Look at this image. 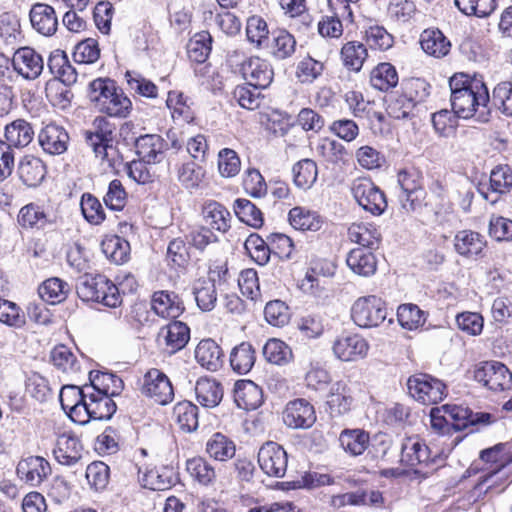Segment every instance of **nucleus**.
<instances>
[{
  "mask_svg": "<svg viewBox=\"0 0 512 512\" xmlns=\"http://www.w3.org/2000/svg\"><path fill=\"white\" fill-rule=\"evenodd\" d=\"M493 105L504 115L512 116V83L501 82L493 90Z\"/></svg>",
  "mask_w": 512,
  "mask_h": 512,
  "instance_id": "nucleus-64",
  "label": "nucleus"
},
{
  "mask_svg": "<svg viewBox=\"0 0 512 512\" xmlns=\"http://www.w3.org/2000/svg\"><path fill=\"white\" fill-rule=\"evenodd\" d=\"M197 306L203 312L212 311L217 303V290L213 280L198 279L193 286Z\"/></svg>",
  "mask_w": 512,
  "mask_h": 512,
  "instance_id": "nucleus-42",
  "label": "nucleus"
},
{
  "mask_svg": "<svg viewBox=\"0 0 512 512\" xmlns=\"http://www.w3.org/2000/svg\"><path fill=\"white\" fill-rule=\"evenodd\" d=\"M283 421L289 428H310L316 421L314 407L305 399L290 401L283 411Z\"/></svg>",
  "mask_w": 512,
  "mask_h": 512,
  "instance_id": "nucleus-13",
  "label": "nucleus"
},
{
  "mask_svg": "<svg viewBox=\"0 0 512 512\" xmlns=\"http://www.w3.org/2000/svg\"><path fill=\"white\" fill-rule=\"evenodd\" d=\"M491 414L484 412H473L468 407L446 406L445 422L455 430H463L470 425L487 424L490 422Z\"/></svg>",
  "mask_w": 512,
  "mask_h": 512,
  "instance_id": "nucleus-22",
  "label": "nucleus"
},
{
  "mask_svg": "<svg viewBox=\"0 0 512 512\" xmlns=\"http://www.w3.org/2000/svg\"><path fill=\"white\" fill-rule=\"evenodd\" d=\"M505 448V444L499 443L493 447L484 449L480 452L481 461L487 464L495 465V468L491 472L483 475L480 478V485L488 483L495 474H498L504 467H506L512 461L505 455Z\"/></svg>",
  "mask_w": 512,
  "mask_h": 512,
  "instance_id": "nucleus-40",
  "label": "nucleus"
},
{
  "mask_svg": "<svg viewBox=\"0 0 512 512\" xmlns=\"http://www.w3.org/2000/svg\"><path fill=\"white\" fill-rule=\"evenodd\" d=\"M117 88L118 86L114 80L110 78H97L89 84V99L99 109L104 100L111 97Z\"/></svg>",
  "mask_w": 512,
  "mask_h": 512,
  "instance_id": "nucleus-58",
  "label": "nucleus"
},
{
  "mask_svg": "<svg viewBox=\"0 0 512 512\" xmlns=\"http://www.w3.org/2000/svg\"><path fill=\"white\" fill-rule=\"evenodd\" d=\"M167 146L165 140L156 134L142 135L135 141L137 155L148 164L161 162L165 157Z\"/></svg>",
  "mask_w": 512,
  "mask_h": 512,
  "instance_id": "nucleus-20",
  "label": "nucleus"
},
{
  "mask_svg": "<svg viewBox=\"0 0 512 512\" xmlns=\"http://www.w3.org/2000/svg\"><path fill=\"white\" fill-rule=\"evenodd\" d=\"M117 406L112 398L99 392H89L85 401L84 413L79 424L90 420H109L116 412Z\"/></svg>",
  "mask_w": 512,
  "mask_h": 512,
  "instance_id": "nucleus-14",
  "label": "nucleus"
},
{
  "mask_svg": "<svg viewBox=\"0 0 512 512\" xmlns=\"http://www.w3.org/2000/svg\"><path fill=\"white\" fill-rule=\"evenodd\" d=\"M258 463L266 475L283 478L288 467V455L280 444L267 441L258 451Z\"/></svg>",
  "mask_w": 512,
  "mask_h": 512,
  "instance_id": "nucleus-10",
  "label": "nucleus"
},
{
  "mask_svg": "<svg viewBox=\"0 0 512 512\" xmlns=\"http://www.w3.org/2000/svg\"><path fill=\"white\" fill-rule=\"evenodd\" d=\"M348 236L352 242L361 245V248H377L381 233L378 228L371 223H353L348 229Z\"/></svg>",
  "mask_w": 512,
  "mask_h": 512,
  "instance_id": "nucleus-39",
  "label": "nucleus"
},
{
  "mask_svg": "<svg viewBox=\"0 0 512 512\" xmlns=\"http://www.w3.org/2000/svg\"><path fill=\"white\" fill-rule=\"evenodd\" d=\"M17 172L25 185L37 187L45 178L46 166L40 158L25 155L18 164Z\"/></svg>",
  "mask_w": 512,
  "mask_h": 512,
  "instance_id": "nucleus-29",
  "label": "nucleus"
},
{
  "mask_svg": "<svg viewBox=\"0 0 512 512\" xmlns=\"http://www.w3.org/2000/svg\"><path fill=\"white\" fill-rule=\"evenodd\" d=\"M14 70L26 80L39 78L44 70V60L35 49L24 46L18 48L12 58Z\"/></svg>",
  "mask_w": 512,
  "mask_h": 512,
  "instance_id": "nucleus-11",
  "label": "nucleus"
},
{
  "mask_svg": "<svg viewBox=\"0 0 512 512\" xmlns=\"http://www.w3.org/2000/svg\"><path fill=\"white\" fill-rule=\"evenodd\" d=\"M351 319L360 328L379 327L388 317L385 301L376 295L359 297L350 310Z\"/></svg>",
  "mask_w": 512,
  "mask_h": 512,
  "instance_id": "nucleus-3",
  "label": "nucleus"
},
{
  "mask_svg": "<svg viewBox=\"0 0 512 512\" xmlns=\"http://www.w3.org/2000/svg\"><path fill=\"white\" fill-rule=\"evenodd\" d=\"M354 398L347 383L338 381L332 384L327 396V405L332 414L344 415L351 410Z\"/></svg>",
  "mask_w": 512,
  "mask_h": 512,
  "instance_id": "nucleus-31",
  "label": "nucleus"
},
{
  "mask_svg": "<svg viewBox=\"0 0 512 512\" xmlns=\"http://www.w3.org/2000/svg\"><path fill=\"white\" fill-rule=\"evenodd\" d=\"M430 450L428 446L417 437H407L401 444L400 462L408 467H426L429 465Z\"/></svg>",
  "mask_w": 512,
  "mask_h": 512,
  "instance_id": "nucleus-23",
  "label": "nucleus"
},
{
  "mask_svg": "<svg viewBox=\"0 0 512 512\" xmlns=\"http://www.w3.org/2000/svg\"><path fill=\"white\" fill-rule=\"evenodd\" d=\"M289 222L297 230L317 231L321 227L319 216L302 207H294L289 212Z\"/></svg>",
  "mask_w": 512,
  "mask_h": 512,
  "instance_id": "nucleus-55",
  "label": "nucleus"
},
{
  "mask_svg": "<svg viewBox=\"0 0 512 512\" xmlns=\"http://www.w3.org/2000/svg\"><path fill=\"white\" fill-rule=\"evenodd\" d=\"M69 292V284L57 277L45 280L38 289L41 299L52 305L63 302Z\"/></svg>",
  "mask_w": 512,
  "mask_h": 512,
  "instance_id": "nucleus-46",
  "label": "nucleus"
},
{
  "mask_svg": "<svg viewBox=\"0 0 512 512\" xmlns=\"http://www.w3.org/2000/svg\"><path fill=\"white\" fill-rule=\"evenodd\" d=\"M0 37L5 44L12 46L21 41V24L17 15L10 12L0 15Z\"/></svg>",
  "mask_w": 512,
  "mask_h": 512,
  "instance_id": "nucleus-53",
  "label": "nucleus"
},
{
  "mask_svg": "<svg viewBox=\"0 0 512 512\" xmlns=\"http://www.w3.org/2000/svg\"><path fill=\"white\" fill-rule=\"evenodd\" d=\"M233 210L237 218L246 225L258 229L264 223L262 211L250 200L238 198L234 201Z\"/></svg>",
  "mask_w": 512,
  "mask_h": 512,
  "instance_id": "nucleus-47",
  "label": "nucleus"
},
{
  "mask_svg": "<svg viewBox=\"0 0 512 512\" xmlns=\"http://www.w3.org/2000/svg\"><path fill=\"white\" fill-rule=\"evenodd\" d=\"M222 350L212 339L201 340L195 349L196 361L207 370L216 371L222 365Z\"/></svg>",
  "mask_w": 512,
  "mask_h": 512,
  "instance_id": "nucleus-37",
  "label": "nucleus"
},
{
  "mask_svg": "<svg viewBox=\"0 0 512 512\" xmlns=\"http://www.w3.org/2000/svg\"><path fill=\"white\" fill-rule=\"evenodd\" d=\"M234 442L222 433H214L206 443V452L218 461H226L235 455Z\"/></svg>",
  "mask_w": 512,
  "mask_h": 512,
  "instance_id": "nucleus-48",
  "label": "nucleus"
},
{
  "mask_svg": "<svg viewBox=\"0 0 512 512\" xmlns=\"http://www.w3.org/2000/svg\"><path fill=\"white\" fill-rule=\"evenodd\" d=\"M139 481L144 488L154 491H164L173 487L177 481V473L172 466L161 465L146 469Z\"/></svg>",
  "mask_w": 512,
  "mask_h": 512,
  "instance_id": "nucleus-19",
  "label": "nucleus"
},
{
  "mask_svg": "<svg viewBox=\"0 0 512 512\" xmlns=\"http://www.w3.org/2000/svg\"><path fill=\"white\" fill-rule=\"evenodd\" d=\"M454 247L464 257L479 256L486 247V240L480 233L471 230L459 231L454 238Z\"/></svg>",
  "mask_w": 512,
  "mask_h": 512,
  "instance_id": "nucleus-33",
  "label": "nucleus"
},
{
  "mask_svg": "<svg viewBox=\"0 0 512 512\" xmlns=\"http://www.w3.org/2000/svg\"><path fill=\"white\" fill-rule=\"evenodd\" d=\"M399 82L396 68L387 62L378 64L370 73V83L373 88L379 91H389L397 86Z\"/></svg>",
  "mask_w": 512,
  "mask_h": 512,
  "instance_id": "nucleus-41",
  "label": "nucleus"
},
{
  "mask_svg": "<svg viewBox=\"0 0 512 512\" xmlns=\"http://www.w3.org/2000/svg\"><path fill=\"white\" fill-rule=\"evenodd\" d=\"M50 360L56 368L64 373H77L80 371V364L76 356L64 344L57 345L51 350Z\"/></svg>",
  "mask_w": 512,
  "mask_h": 512,
  "instance_id": "nucleus-52",
  "label": "nucleus"
},
{
  "mask_svg": "<svg viewBox=\"0 0 512 512\" xmlns=\"http://www.w3.org/2000/svg\"><path fill=\"white\" fill-rule=\"evenodd\" d=\"M89 380V388L110 398L120 395L124 389L123 380L113 373L91 371Z\"/></svg>",
  "mask_w": 512,
  "mask_h": 512,
  "instance_id": "nucleus-30",
  "label": "nucleus"
},
{
  "mask_svg": "<svg viewBox=\"0 0 512 512\" xmlns=\"http://www.w3.org/2000/svg\"><path fill=\"white\" fill-rule=\"evenodd\" d=\"M165 351L174 354L182 350L190 340V329L184 322L173 321L161 329Z\"/></svg>",
  "mask_w": 512,
  "mask_h": 512,
  "instance_id": "nucleus-27",
  "label": "nucleus"
},
{
  "mask_svg": "<svg viewBox=\"0 0 512 512\" xmlns=\"http://www.w3.org/2000/svg\"><path fill=\"white\" fill-rule=\"evenodd\" d=\"M451 106L454 114L463 119L475 117L479 122L488 121L490 101L482 76L456 73L449 80Z\"/></svg>",
  "mask_w": 512,
  "mask_h": 512,
  "instance_id": "nucleus-1",
  "label": "nucleus"
},
{
  "mask_svg": "<svg viewBox=\"0 0 512 512\" xmlns=\"http://www.w3.org/2000/svg\"><path fill=\"white\" fill-rule=\"evenodd\" d=\"M398 183L402 193L399 195L403 209L412 212L421 206L424 197L422 174L416 168H407L398 173Z\"/></svg>",
  "mask_w": 512,
  "mask_h": 512,
  "instance_id": "nucleus-7",
  "label": "nucleus"
},
{
  "mask_svg": "<svg viewBox=\"0 0 512 512\" xmlns=\"http://www.w3.org/2000/svg\"><path fill=\"white\" fill-rule=\"evenodd\" d=\"M85 476L91 488L102 491L109 483V466L102 461L92 462L87 466Z\"/></svg>",
  "mask_w": 512,
  "mask_h": 512,
  "instance_id": "nucleus-59",
  "label": "nucleus"
},
{
  "mask_svg": "<svg viewBox=\"0 0 512 512\" xmlns=\"http://www.w3.org/2000/svg\"><path fill=\"white\" fill-rule=\"evenodd\" d=\"M203 218L205 223L212 230L225 233L230 228L231 214L219 202L208 201L202 208Z\"/></svg>",
  "mask_w": 512,
  "mask_h": 512,
  "instance_id": "nucleus-36",
  "label": "nucleus"
},
{
  "mask_svg": "<svg viewBox=\"0 0 512 512\" xmlns=\"http://www.w3.org/2000/svg\"><path fill=\"white\" fill-rule=\"evenodd\" d=\"M98 110L110 117L126 118L131 113L132 102L123 90L118 87L111 97L104 100V103Z\"/></svg>",
  "mask_w": 512,
  "mask_h": 512,
  "instance_id": "nucleus-44",
  "label": "nucleus"
},
{
  "mask_svg": "<svg viewBox=\"0 0 512 512\" xmlns=\"http://www.w3.org/2000/svg\"><path fill=\"white\" fill-rule=\"evenodd\" d=\"M255 360V350L248 342L240 343L230 353V365L238 374L248 373L254 366Z\"/></svg>",
  "mask_w": 512,
  "mask_h": 512,
  "instance_id": "nucleus-45",
  "label": "nucleus"
},
{
  "mask_svg": "<svg viewBox=\"0 0 512 512\" xmlns=\"http://www.w3.org/2000/svg\"><path fill=\"white\" fill-rule=\"evenodd\" d=\"M294 184L303 190L310 189L317 180L318 168L312 159H302L292 168Z\"/></svg>",
  "mask_w": 512,
  "mask_h": 512,
  "instance_id": "nucleus-49",
  "label": "nucleus"
},
{
  "mask_svg": "<svg viewBox=\"0 0 512 512\" xmlns=\"http://www.w3.org/2000/svg\"><path fill=\"white\" fill-rule=\"evenodd\" d=\"M234 400L241 409L255 410L263 402V392L251 380H238L234 385Z\"/></svg>",
  "mask_w": 512,
  "mask_h": 512,
  "instance_id": "nucleus-26",
  "label": "nucleus"
},
{
  "mask_svg": "<svg viewBox=\"0 0 512 512\" xmlns=\"http://www.w3.org/2000/svg\"><path fill=\"white\" fill-rule=\"evenodd\" d=\"M195 394L203 407L214 408L223 398V387L216 379L201 377L196 382Z\"/></svg>",
  "mask_w": 512,
  "mask_h": 512,
  "instance_id": "nucleus-32",
  "label": "nucleus"
},
{
  "mask_svg": "<svg viewBox=\"0 0 512 512\" xmlns=\"http://www.w3.org/2000/svg\"><path fill=\"white\" fill-rule=\"evenodd\" d=\"M80 206L84 218L89 223L99 225L105 220V211L94 195L90 193L83 194Z\"/></svg>",
  "mask_w": 512,
  "mask_h": 512,
  "instance_id": "nucleus-63",
  "label": "nucleus"
},
{
  "mask_svg": "<svg viewBox=\"0 0 512 512\" xmlns=\"http://www.w3.org/2000/svg\"><path fill=\"white\" fill-rule=\"evenodd\" d=\"M242 77L248 85L265 89L272 83L274 71L268 60L254 56L247 59L246 65L242 68Z\"/></svg>",
  "mask_w": 512,
  "mask_h": 512,
  "instance_id": "nucleus-15",
  "label": "nucleus"
},
{
  "mask_svg": "<svg viewBox=\"0 0 512 512\" xmlns=\"http://www.w3.org/2000/svg\"><path fill=\"white\" fill-rule=\"evenodd\" d=\"M116 124L105 116H97L91 128L84 131V137L87 145L92 148L95 156L101 160L108 157V149L112 148Z\"/></svg>",
  "mask_w": 512,
  "mask_h": 512,
  "instance_id": "nucleus-5",
  "label": "nucleus"
},
{
  "mask_svg": "<svg viewBox=\"0 0 512 512\" xmlns=\"http://www.w3.org/2000/svg\"><path fill=\"white\" fill-rule=\"evenodd\" d=\"M87 389H89L88 385H85L83 388L76 385H65L60 391L59 398L62 409L76 423H79L82 418L81 416L85 415L84 407L88 396Z\"/></svg>",
  "mask_w": 512,
  "mask_h": 512,
  "instance_id": "nucleus-18",
  "label": "nucleus"
},
{
  "mask_svg": "<svg viewBox=\"0 0 512 512\" xmlns=\"http://www.w3.org/2000/svg\"><path fill=\"white\" fill-rule=\"evenodd\" d=\"M343 450L351 456H359L369 447V433L363 429H344L339 435Z\"/></svg>",
  "mask_w": 512,
  "mask_h": 512,
  "instance_id": "nucleus-38",
  "label": "nucleus"
},
{
  "mask_svg": "<svg viewBox=\"0 0 512 512\" xmlns=\"http://www.w3.org/2000/svg\"><path fill=\"white\" fill-rule=\"evenodd\" d=\"M369 350V344L359 334H342L333 344L335 356L342 361H356L364 358Z\"/></svg>",
  "mask_w": 512,
  "mask_h": 512,
  "instance_id": "nucleus-12",
  "label": "nucleus"
},
{
  "mask_svg": "<svg viewBox=\"0 0 512 512\" xmlns=\"http://www.w3.org/2000/svg\"><path fill=\"white\" fill-rule=\"evenodd\" d=\"M346 263L355 274L363 277L375 274L377 269L375 255L364 248L352 249L347 255Z\"/></svg>",
  "mask_w": 512,
  "mask_h": 512,
  "instance_id": "nucleus-35",
  "label": "nucleus"
},
{
  "mask_svg": "<svg viewBox=\"0 0 512 512\" xmlns=\"http://www.w3.org/2000/svg\"><path fill=\"white\" fill-rule=\"evenodd\" d=\"M212 37L208 32L197 33L188 43L187 53L191 61L203 63L211 52Z\"/></svg>",
  "mask_w": 512,
  "mask_h": 512,
  "instance_id": "nucleus-54",
  "label": "nucleus"
},
{
  "mask_svg": "<svg viewBox=\"0 0 512 512\" xmlns=\"http://www.w3.org/2000/svg\"><path fill=\"white\" fill-rule=\"evenodd\" d=\"M141 392L160 405H167L174 398V389L170 379L164 372L156 368L145 373Z\"/></svg>",
  "mask_w": 512,
  "mask_h": 512,
  "instance_id": "nucleus-9",
  "label": "nucleus"
},
{
  "mask_svg": "<svg viewBox=\"0 0 512 512\" xmlns=\"http://www.w3.org/2000/svg\"><path fill=\"white\" fill-rule=\"evenodd\" d=\"M152 310L162 318L175 319L184 311V304L177 294L165 290L154 292L151 300Z\"/></svg>",
  "mask_w": 512,
  "mask_h": 512,
  "instance_id": "nucleus-25",
  "label": "nucleus"
},
{
  "mask_svg": "<svg viewBox=\"0 0 512 512\" xmlns=\"http://www.w3.org/2000/svg\"><path fill=\"white\" fill-rule=\"evenodd\" d=\"M316 153L333 164L343 161L347 154L343 144L330 138H323L318 142Z\"/></svg>",
  "mask_w": 512,
  "mask_h": 512,
  "instance_id": "nucleus-61",
  "label": "nucleus"
},
{
  "mask_svg": "<svg viewBox=\"0 0 512 512\" xmlns=\"http://www.w3.org/2000/svg\"><path fill=\"white\" fill-rule=\"evenodd\" d=\"M409 395L424 405L441 402L447 396V387L439 379L429 374L417 373L407 380Z\"/></svg>",
  "mask_w": 512,
  "mask_h": 512,
  "instance_id": "nucleus-4",
  "label": "nucleus"
},
{
  "mask_svg": "<svg viewBox=\"0 0 512 512\" xmlns=\"http://www.w3.org/2000/svg\"><path fill=\"white\" fill-rule=\"evenodd\" d=\"M351 192L357 203L372 215L379 216L387 208V200L383 191L371 179L360 177L351 185Z\"/></svg>",
  "mask_w": 512,
  "mask_h": 512,
  "instance_id": "nucleus-6",
  "label": "nucleus"
},
{
  "mask_svg": "<svg viewBox=\"0 0 512 512\" xmlns=\"http://www.w3.org/2000/svg\"><path fill=\"white\" fill-rule=\"evenodd\" d=\"M82 449V444L75 434L64 432L57 436L53 455L59 464L73 466L80 461Z\"/></svg>",
  "mask_w": 512,
  "mask_h": 512,
  "instance_id": "nucleus-17",
  "label": "nucleus"
},
{
  "mask_svg": "<svg viewBox=\"0 0 512 512\" xmlns=\"http://www.w3.org/2000/svg\"><path fill=\"white\" fill-rule=\"evenodd\" d=\"M263 356L269 363L284 365L290 361L292 351L285 342L272 338L264 345Z\"/></svg>",
  "mask_w": 512,
  "mask_h": 512,
  "instance_id": "nucleus-57",
  "label": "nucleus"
},
{
  "mask_svg": "<svg viewBox=\"0 0 512 512\" xmlns=\"http://www.w3.org/2000/svg\"><path fill=\"white\" fill-rule=\"evenodd\" d=\"M29 18L31 26L43 36H52L58 28V17L55 9L46 3H35L32 5Z\"/></svg>",
  "mask_w": 512,
  "mask_h": 512,
  "instance_id": "nucleus-21",
  "label": "nucleus"
},
{
  "mask_svg": "<svg viewBox=\"0 0 512 512\" xmlns=\"http://www.w3.org/2000/svg\"><path fill=\"white\" fill-rule=\"evenodd\" d=\"M172 417L185 432L195 431L198 427V408L190 401L177 403L173 408Z\"/></svg>",
  "mask_w": 512,
  "mask_h": 512,
  "instance_id": "nucleus-50",
  "label": "nucleus"
},
{
  "mask_svg": "<svg viewBox=\"0 0 512 512\" xmlns=\"http://www.w3.org/2000/svg\"><path fill=\"white\" fill-rule=\"evenodd\" d=\"M399 324L407 330H415L422 326L426 317L424 312L415 304H402L397 309Z\"/></svg>",
  "mask_w": 512,
  "mask_h": 512,
  "instance_id": "nucleus-56",
  "label": "nucleus"
},
{
  "mask_svg": "<svg viewBox=\"0 0 512 512\" xmlns=\"http://www.w3.org/2000/svg\"><path fill=\"white\" fill-rule=\"evenodd\" d=\"M35 136L32 125L24 119H16L5 126L3 143L11 148L28 146Z\"/></svg>",
  "mask_w": 512,
  "mask_h": 512,
  "instance_id": "nucleus-28",
  "label": "nucleus"
},
{
  "mask_svg": "<svg viewBox=\"0 0 512 512\" xmlns=\"http://www.w3.org/2000/svg\"><path fill=\"white\" fill-rule=\"evenodd\" d=\"M268 47L275 59L285 60L295 53L296 40L287 30L278 29L272 32V42Z\"/></svg>",
  "mask_w": 512,
  "mask_h": 512,
  "instance_id": "nucleus-43",
  "label": "nucleus"
},
{
  "mask_svg": "<svg viewBox=\"0 0 512 512\" xmlns=\"http://www.w3.org/2000/svg\"><path fill=\"white\" fill-rule=\"evenodd\" d=\"M422 50L435 58L446 56L451 48L447 37L437 28L425 29L420 35Z\"/></svg>",
  "mask_w": 512,
  "mask_h": 512,
  "instance_id": "nucleus-34",
  "label": "nucleus"
},
{
  "mask_svg": "<svg viewBox=\"0 0 512 512\" xmlns=\"http://www.w3.org/2000/svg\"><path fill=\"white\" fill-rule=\"evenodd\" d=\"M367 56V48L360 42H347L341 49V58L344 66L354 72L361 70Z\"/></svg>",
  "mask_w": 512,
  "mask_h": 512,
  "instance_id": "nucleus-51",
  "label": "nucleus"
},
{
  "mask_svg": "<svg viewBox=\"0 0 512 512\" xmlns=\"http://www.w3.org/2000/svg\"><path fill=\"white\" fill-rule=\"evenodd\" d=\"M17 475L32 487L39 486L51 473L49 462L41 456H30L17 465Z\"/></svg>",
  "mask_w": 512,
  "mask_h": 512,
  "instance_id": "nucleus-16",
  "label": "nucleus"
},
{
  "mask_svg": "<svg viewBox=\"0 0 512 512\" xmlns=\"http://www.w3.org/2000/svg\"><path fill=\"white\" fill-rule=\"evenodd\" d=\"M76 292L78 297L85 302H99L111 308H116L122 303L118 287L101 274L81 276L76 286Z\"/></svg>",
  "mask_w": 512,
  "mask_h": 512,
  "instance_id": "nucleus-2",
  "label": "nucleus"
},
{
  "mask_svg": "<svg viewBox=\"0 0 512 512\" xmlns=\"http://www.w3.org/2000/svg\"><path fill=\"white\" fill-rule=\"evenodd\" d=\"M69 135L67 131L58 125L49 124L38 134V142L44 152L50 155H60L68 148Z\"/></svg>",
  "mask_w": 512,
  "mask_h": 512,
  "instance_id": "nucleus-24",
  "label": "nucleus"
},
{
  "mask_svg": "<svg viewBox=\"0 0 512 512\" xmlns=\"http://www.w3.org/2000/svg\"><path fill=\"white\" fill-rule=\"evenodd\" d=\"M474 379L493 391H503L512 386V373L498 361L481 363L474 371Z\"/></svg>",
  "mask_w": 512,
  "mask_h": 512,
  "instance_id": "nucleus-8",
  "label": "nucleus"
},
{
  "mask_svg": "<svg viewBox=\"0 0 512 512\" xmlns=\"http://www.w3.org/2000/svg\"><path fill=\"white\" fill-rule=\"evenodd\" d=\"M190 259V254L185 241L178 237L171 240L167 247L166 260L173 268L185 267Z\"/></svg>",
  "mask_w": 512,
  "mask_h": 512,
  "instance_id": "nucleus-62",
  "label": "nucleus"
},
{
  "mask_svg": "<svg viewBox=\"0 0 512 512\" xmlns=\"http://www.w3.org/2000/svg\"><path fill=\"white\" fill-rule=\"evenodd\" d=\"M244 247L257 264L265 265L268 263L270 259V244L258 234H250L244 243Z\"/></svg>",
  "mask_w": 512,
  "mask_h": 512,
  "instance_id": "nucleus-60",
  "label": "nucleus"
}]
</instances>
